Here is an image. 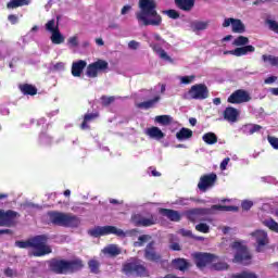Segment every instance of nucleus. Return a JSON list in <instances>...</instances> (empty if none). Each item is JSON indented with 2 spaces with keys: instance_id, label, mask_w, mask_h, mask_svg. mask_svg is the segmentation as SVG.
Wrapping results in <instances>:
<instances>
[{
  "instance_id": "29",
  "label": "nucleus",
  "mask_w": 278,
  "mask_h": 278,
  "mask_svg": "<svg viewBox=\"0 0 278 278\" xmlns=\"http://www.w3.org/2000/svg\"><path fill=\"white\" fill-rule=\"evenodd\" d=\"M160 96H155L152 100L140 102L137 104V108H140L141 110H151L152 108H155L157 103H160Z\"/></svg>"
},
{
  "instance_id": "43",
  "label": "nucleus",
  "mask_w": 278,
  "mask_h": 278,
  "mask_svg": "<svg viewBox=\"0 0 278 278\" xmlns=\"http://www.w3.org/2000/svg\"><path fill=\"white\" fill-rule=\"evenodd\" d=\"M178 79L181 85L188 86V85L192 84L194 81V79H197V76H194V75L179 76Z\"/></svg>"
},
{
  "instance_id": "26",
  "label": "nucleus",
  "mask_w": 278,
  "mask_h": 278,
  "mask_svg": "<svg viewBox=\"0 0 278 278\" xmlns=\"http://www.w3.org/2000/svg\"><path fill=\"white\" fill-rule=\"evenodd\" d=\"M160 214H162V216H166V218L173 220L174 223H179V220H181V215L177 211L161 208Z\"/></svg>"
},
{
  "instance_id": "37",
  "label": "nucleus",
  "mask_w": 278,
  "mask_h": 278,
  "mask_svg": "<svg viewBox=\"0 0 278 278\" xmlns=\"http://www.w3.org/2000/svg\"><path fill=\"white\" fill-rule=\"evenodd\" d=\"M99 115L97 113H90L86 114L84 117V122L81 124V129H89L88 123H91V121H94Z\"/></svg>"
},
{
  "instance_id": "58",
  "label": "nucleus",
  "mask_w": 278,
  "mask_h": 278,
  "mask_svg": "<svg viewBox=\"0 0 278 278\" xmlns=\"http://www.w3.org/2000/svg\"><path fill=\"white\" fill-rule=\"evenodd\" d=\"M229 162H231V159L229 157L224 159L219 165L220 170H227V166L229 165Z\"/></svg>"
},
{
  "instance_id": "11",
  "label": "nucleus",
  "mask_w": 278,
  "mask_h": 278,
  "mask_svg": "<svg viewBox=\"0 0 278 278\" xmlns=\"http://www.w3.org/2000/svg\"><path fill=\"white\" fill-rule=\"evenodd\" d=\"M109 64L104 60H98L87 66L86 75L87 77H98L99 73H102V71H106Z\"/></svg>"
},
{
  "instance_id": "25",
  "label": "nucleus",
  "mask_w": 278,
  "mask_h": 278,
  "mask_svg": "<svg viewBox=\"0 0 278 278\" xmlns=\"http://www.w3.org/2000/svg\"><path fill=\"white\" fill-rule=\"evenodd\" d=\"M88 66V63L84 60L76 61L72 64V75L73 77H81V73H84V68Z\"/></svg>"
},
{
  "instance_id": "35",
  "label": "nucleus",
  "mask_w": 278,
  "mask_h": 278,
  "mask_svg": "<svg viewBox=\"0 0 278 278\" xmlns=\"http://www.w3.org/2000/svg\"><path fill=\"white\" fill-rule=\"evenodd\" d=\"M202 140L205 144H216L218 137L214 132H206L202 136Z\"/></svg>"
},
{
  "instance_id": "38",
  "label": "nucleus",
  "mask_w": 278,
  "mask_h": 278,
  "mask_svg": "<svg viewBox=\"0 0 278 278\" xmlns=\"http://www.w3.org/2000/svg\"><path fill=\"white\" fill-rule=\"evenodd\" d=\"M88 266H89L90 273H93V275H99V268L101 266V263H99V261L90 260L88 262Z\"/></svg>"
},
{
  "instance_id": "45",
  "label": "nucleus",
  "mask_w": 278,
  "mask_h": 278,
  "mask_svg": "<svg viewBox=\"0 0 278 278\" xmlns=\"http://www.w3.org/2000/svg\"><path fill=\"white\" fill-rule=\"evenodd\" d=\"M231 278H257V274L251 271H241L240 274H235Z\"/></svg>"
},
{
  "instance_id": "59",
  "label": "nucleus",
  "mask_w": 278,
  "mask_h": 278,
  "mask_svg": "<svg viewBox=\"0 0 278 278\" xmlns=\"http://www.w3.org/2000/svg\"><path fill=\"white\" fill-rule=\"evenodd\" d=\"M275 81H277V76H269L264 80V84L270 85L275 84Z\"/></svg>"
},
{
  "instance_id": "60",
  "label": "nucleus",
  "mask_w": 278,
  "mask_h": 278,
  "mask_svg": "<svg viewBox=\"0 0 278 278\" xmlns=\"http://www.w3.org/2000/svg\"><path fill=\"white\" fill-rule=\"evenodd\" d=\"M5 277H14V269L8 267L4 269Z\"/></svg>"
},
{
  "instance_id": "21",
  "label": "nucleus",
  "mask_w": 278,
  "mask_h": 278,
  "mask_svg": "<svg viewBox=\"0 0 278 278\" xmlns=\"http://www.w3.org/2000/svg\"><path fill=\"white\" fill-rule=\"evenodd\" d=\"M240 116V111L236 108L228 106L224 111V121L228 123H238V117Z\"/></svg>"
},
{
  "instance_id": "20",
  "label": "nucleus",
  "mask_w": 278,
  "mask_h": 278,
  "mask_svg": "<svg viewBox=\"0 0 278 278\" xmlns=\"http://www.w3.org/2000/svg\"><path fill=\"white\" fill-rule=\"evenodd\" d=\"M47 242H49V236L37 235L28 238L27 241H16L15 244H47Z\"/></svg>"
},
{
  "instance_id": "55",
  "label": "nucleus",
  "mask_w": 278,
  "mask_h": 278,
  "mask_svg": "<svg viewBox=\"0 0 278 278\" xmlns=\"http://www.w3.org/2000/svg\"><path fill=\"white\" fill-rule=\"evenodd\" d=\"M128 49H130L131 51H136V50L140 49V42H138L136 40L129 41Z\"/></svg>"
},
{
  "instance_id": "50",
  "label": "nucleus",
  "mask_w": 278,
  "mask_h": 278,
  "mask_svg": "<svg viewBox=\"0 0 278 278\" xmlns=\"http://www.w3.org/2000/svg\"><path fill=\"white\" fill-rule=\"evenodd\" d=\"M180 236H184L185 238H194L195 240H203V237H194L192 236V231L186 230V229H180L179 230Z\"/></svg>"
},
{
  "instance_id": "27",
  "label": "nucleus",
  "mask_w": 278,
  "mask_h": 278,
  "mask_svg": "<svg viewBox=\"0 0 278 278\" xmlns=\"http://www.w3.org/2000/svg\"><path fill=\"white\" fill-rule=\"evenodd\" d=\"M84 268V262L79 258L67 261V274L68 273H77Z\"/></svg>"
},
{
  "instance_id": "1",
  "label": "nucleus",
  "mask_w": 278,
  "mask_h": 278,
  "mask_svg": "<svg viewBox=\"0 0 278 278\" xmlns=\"http://www.w3.org/2000/svg\"><path fill=\"white\" fill-rule=\"evenodd\" d=\"M155 8H157L155 0H139L140 11L136 13L137 21L146 26L160 27L162 16L157 14Z\"/></svg>"
},
{
  "instance_id": "19",
  "label": "nucleus",
  "mask_w": 278,
  "mask_h": 278,
  "mask_svg": "<svg viewBox=\"0 0 278 278\" xmlns=\"http://www.w3.org/2000/svg\"><path fill=\"white\" fill-rule=\"evenodd\" d=\"M254 52H255V47L243 46L235 50L225 51L224 55H236L237 58H242V55H247L248 53H254Z\"/></svg>"
},
{
  "instance_id": "6",
  "label": "nucleus",
  "mask_w": 278,
  "mask_h": 278,
  "mask_svg": "<svg viewBox=\"0 0 278 278\" xmlns=\"http://www.w3.org/2000/svg\"><path fill=\"white\" fill-rule=\"evenodd\" d=\"M48 218L53 225H60L61 227H78L79 218L75 215L60 213V212H49Z\"/></svg>"
},
{
  "instance_id": "12",
  "label": "nucleus",
  "mask_w": 278,
  "mask_h": 278,
  "mask_svg": "<svg viewBox=\"0 0 278 278\" xmlns=\"http://www.w3.org/2000/svg\"><path fill=\"white\" fill-rule=\"evenodd\" d=\"M20 249H33L31 255L35 257H42V255H49L51 248L47 244H18Z\"/></svg>"
},
{
  "instance_id": "40",
  "label": "nucleus",
  "mask_w": 278,
  "mask_h": 278,
  "mask_svg": "<svg viewBox=\"0 0 278 278\" xmlns=\"http://www.w3.org/2000/svg\"><path fill=\"white\" fill-rule=\"evenodd\" d=\"M67 47H70V49H77V47H79V36L74 35L70 37L67 39Z\"/></svg>"
},
{
  "instance_id": "34",
  "label": "nucleus",
  "mask_w": 278,
  "mask_h": 278,
  "mask_svg": "<svg viewBox=\"0 0 278 278\" xmlns=\"http://www.w3.org/2000/svg\"><path fill=\"white\" fill-rule=\"evenodd\" d=\"M23 5H29V0H11L7 8L9 10H14L16 8H23Z\"/></svg>"
},
{
  "instance_id": "56",
  "label": "nucleus",
  "mask_w": 278,
  "mask_h": 278,
  "mask_svg": "<svg viewBox=\"0 0 278 278\" xmlns=\"http://www.w3.org/2000/svg\"><path fill=\"white\" fill-rule=\"evenodd\" d=\"M241 207H242V210L249 211L250 208L253 207V201H251V200H244V201L241 203Z\"/></svg>"
},
{
  "instance_id": "44",
  "label": "nucleus",
  "mask_w": 278,
  "mask_h": 278,
  "mask_svg": "<svg viewBox=\"0 0 278 278\" xmlns=\"http://www.w3.org/2000/svg\"><path fill=\"white\" fill-rule=\"evenodd\" d=\"M232 45L235 47H244L245 45H249V38L239 36L233 40Z\"/></svg>"
},
{
  "instance_id": "57",
  "label": "nucleus",
  "mask_w": 278,
  "mask_h": 278,
  "mask_svg": "<svg viewBox=\"0 0 278 278\" xmlns=\"http://www.w3.org/2000/svg\"><path fill=\"white\" fill-rule=\"evenodd\" d=\"M165 14H167L169 18H179V13L175 10L165 11Z\"/></svg>"
},
{
  "instance_id": "5",
  "label": "nucleus",
  "mask_w": 278,
  "mask_h": 278,
  "mask_svg": "<svg viewBox=\"0 0 278 278\" xmlns=\"http://www.w3.org/2000/svg\"><path fill=\"white\" fill-rule=\"evenodd\" d=\"M136 230L124 231L123 229L115 226H97L89 230V236L93 238H101V236H117V238H127L131 236Z\"/></svg>"
},
{
  "instance_id": "24",
  "label": "nucleus",
  "mask_w": 278,
  "mask_h": 278,
  "mask_svg": "<svg viewBox=\"0 0 278 278\" xmlns=\"http://www.w3.org/2000/svg\"><path fill=\"white\" fill-rule=\"evenodd\" d=\"M144 257L149 262H162V255L157 254L151 244L147 245L144 250Z\"/></svg>"
},
{
  "instance_id": "42",
  "label": "nucleus",
  "mask_w": 278,
  "mask_h": 278,
  "mask_svg": "<svg viewBox=\"0 0 278 278\" xmlns=\"http://www.w3.org/2000/svg\"><path fill=\"white\" fill-rule=\"evenodd\" d=\"M103 251L104 253H108V255H111V257H116V255H121V249L116 247H106Z\"/></svg>"
},
{
  "instance_id": "4",
  "label": "nucleus",
  "mask_w": 278,
  "mask_h": 278,
  "mask_svg": "<svg viewBox=\"0 0 278 278\" xmlns=\"http://www.w3.org/2000/svg\"><path fill=\"white\" fill-rule=\"evenodd\" d=\"M122 273L124 275H136V277H149V269L144 262L138 257H131L123 264Z\"/></svg>"
},
{
  "instance_id": "41",
  "label": "nucleus",
  "mask_w": 278,
  "mask_h": 278,
  "mask_svg": "<svg viewBox=\"0 0 278 278\" xmlns=\"http://www.w3.org/2000/svg\"><path fill=\"white\" fill-rule=\"evenodd\" d=\"M21 90L24 94H30L31 97H34V94L38 92V90H36V87L31 85H24L21 87Z\"/></svg>"
},
{
  "instance_id": "16",
  "label": "nucleus",
  "mask_w": 278,
  "mask_h": 278,
  "mask_svg": "<svg viewBox=\"0 0 278 278\" xmlns=\"http://www.w3.org/2000/svg\"><path fill=\"white\" fill-rule=\"evenodd\" d=\"M16 223V212L0 210V227H12Z\"/></svg>"
},
{
  "instance_id": "49",
  "label": "nucleus",
  "mask_w": 278,
  "mask_h": 278,
  "mask_svg": "<svg viewBox=\"0 0 278 278\" xmlns=\"http://www.w3.org/2000/svg\"><path fill=\"white\" fill-rule=\"evenodd\" d=\"M52 140L53 139L51 138V136H49V134L47 132H42L39 136V141L41 142V144H51Z\"/></svg>"
},
{
  "instance_id": "53",
  "label": "nucleus",
  "mask_w": 278,
  "mask_h": 278,
  "mask_svg": "<svg viewBox=\"0 0 278 278\" xmlns=\"http://www.w3.org/2000/svg\"><path fill=\"white\" fill-rule=\"evenodd\" d=\"M66 68V64L64 62H59L52 65V71L62 72Z\"/></svg>"
},
{
  "instance_id": "54",
  "label": "nucleus",
  "mask_w": 278,
  "mask_h": 278,
  "mask_svg": "<svg viewBox=\"0 0 278 278\" xmlns=\"http://www.w3.org/2000/svg\"><path fill=\"white\" fill-rule=\"evenodd\" d=\"M115 99L116 98H114V97H105V96H103L101 98L102 105H110L111 103H114Z\"/></svg>"
},
{
  "instance_id": "51",
  "label": "nucleus",
  "mask_w": 278,
  "mask_h": 278,
  "mask_svg": "<svg viewBox=\"0 0 278 278\" xmlns=\"http://www.w3.org/2000/svg\"><path fill=\"white\" fill-rule=\"evenodd\" d=\"M195 229L201 233H207L210 231V226L207 224L201 223L195 226Z\"/></svg>"
},
{
  "instance_id": "47",
  "label": "nucleus",
  "mask_w": 278,
  "mask_h": 278,
  "mask_svg": "<svg viewBox=\"0 0 278 278\" xmlns=\"http://www.w3.org/2000/svg\"><path fill=\"white\" fill-rule=\"evenodd\" d=\"M139 242L141 244H154V240H153V237L150 236V235H141L139 238H138Z\"/></svg>"
},
{
  "instance_id": "28",
  "label": "nucleus",
  "mask_w": 278,
  "mask_h": 278,
  "mask_svg": "<svg viewBox=\"0 0 278 278\" xmlns=\"http://www.w3.org/2000/svg\"><path fill=\"white\" fill-rule=\"evenodd\" d=\"M262 129V126L257 124H245L241 127L242 134L245 136H253V134H257Z\"/></svg>"
},
{
  "instance_id": "14",
  "label": "nucleus",
  "mask_w": 278,
  "mask_h": 278,
  "mask_svg": "<svg viewBox=\"0 0 278 278\" xmlns=\"http://www.w3.org/2000/svg\"><path fill=\"white\" fill-rule=\"evenodd\" d=\"M216 174H206L204 176H201L198 184L199 190H201V192H207V190H210V188H213L214 184H216Z\"/></svg>"
},
{
  "instance_id": "32",
  "label": "nucleus",
  "mask_w": 278,
  "mask_h": 278,
  "mask_svg": "<svg viewBox=\"0 0 278 278\" xmlns=\"http://www.w3.org/2000/svg\"><path fill=\"white\" fill-rule=\"evenodd\" d=\"M50 40L52 45H64L66 38L64 37V35L61 34L60 30H54L53 33H51Z\"/></svg>"
},
{
  "instance_id": "18",
  "label": "nucleus",
  "mask_w": 278,
  "mask_h": 278,
  "mask_svg": "<svg viewBox=\"0 0 278 278\" xmlns=\"http://www.w3.org/2000/svg\"><path fill=\"white\" fill-rule=\"evenodd\" d=\"M250 242H256L258 244H268V233L264 230H256L249 235Z\"/></svg>"
},
{
  "instance_id": "33",
  "label": "nucleus",
  "mask_w": 278,
  "mask_h": 278,
  "mask_svg": "<svg viewBox=\"0 0 278 278\" xmlns=\"http://www.w3.org/2000/svg\"><path fill=\"white\" fill-rule=\"evenodd\" d=\"M207 27H210V21H193L191 23V29L193 31H203Z\"/></svg>"
},
{
  "instance_id": "63",
  "label": "nucleus",
  "mask_w": 278,
  "mask_h": 278,
  "mask_svg": "<svg viewBox=\"0 0 278 278\" xmlns=\"http://www.w3.org/2000/svg\"><path fill=\"white\" fill-rule=\"evenodd\" d=\"M129 10H131V5H125L123 7L121 14L125 15Z\"/></svg>"
},
{
  "instance_id": "30",
  "label": "nucleus",
  "mask_w": 278,
  "mask_h": 278,
  "mask_svg": "<svg viewBox=\"0 0 278 278\" xmlns=\"http://www.w3.org/2000/svg\"><path fill=\"white\" fill-rule=\"evenodd\" d=\"M175 3L184 12H190L194 8V0H175Z\"/></svg>"
},
{
  "instance_id": "3",
  "label": "nucleus",
  "mask_w": 278,
  "mask_h": 278,
  "mask_svg": "<svg viewBox=\"0 0 278 278\" xmlns=\"http://www.w3.org/2000/svg\"><path fill=\"white\" fill-rule=\"evenodd\" d=\"M238 207L227 205H213L210 208H194L187 213V217L192 223H199V220H205V216L210 214H216V212H237Z\"/></svg>"
},
{
  "instance_id": "2",
  "label": "nucleus",
  "mask_w": 278,
  "mask_h": 278,
  "mask_svg": "<svg viewBox=\"0 0 278 278\" xmlns=\"http://www.w3.org/2000/svg\"><path fill=\"white\" fill-rule=\"evenodd\" d=\"M195 266L203 270L205 266L211 265V270H227L229 265L225 262H218V256L212 253L198 252L193 254ZM217 262V263H216Z\"/></svg>"
},
{
  "instance_id": "52",
  "label": "nucleus",
  "mask_w": 278,
  "mask_h": 278,
  "mask_svg": "<svg viewBox=\"0 0 278 278\" xmlns=\"http://www.w3.org/2000/svg\"><path fill=\"white\" fill-rule=\"evenodd\" d=\"M267 140H268L270 147H273V149L278 151V138L277 137H273V136H268Z\"/></svg>"
},
{
  "instance_id": "13",
  "label": "nucleus",
  "mask_w": 278,
  "mask_h": 278,
  "mask_svg": "<svg viewBox=\"0 0 278 278\" xmlns=\"http://www.w3.org/2000/svg\"><path fill=\"white\" fill-rule=\"evenodd\" d=\"M251 93L247 90L239 89L228 97V103H249Z\"/></svg>"
},
{
  "instance_id": "10",
  "label": "nucleus",
  "mask_w": 278,
  "mask_h": 278,
  "mask_svg": "<svg viewBox=\"0 0 278 278\" xmlns=\"http://www.w3.org/2000/svg\"><path fill=\"white\" fill-rule=\"evenodd\" d=\"M131 223H134L136 227H152V225H157V215L135 214L131 216Z\"/></svg>"
},
{
  "instance_id": "39",
  "label": "nucleus",
  "mask_w": 278,
  "mask_h": 278,
  "mask_svg": "<svg viewBox=\"0 0 278 278\" xmlns=\"http://www.w3.org/2000/svg\"><path fill=\"white\" fill-rule=\"evenodd\" d=\"M172 121L173 117H170L169 115H157L155 117V122L160 125H170Z\"/></svg>"
},
{
  "instance_id": "8",
  "label": "nucleus",
  "mask_w": 278,
  "mask_h": 278,
  "mask_svg": "<svg viewBox=\"0 0 278 278\" xmlns=\"http://www.w3.org/2000/svg\"><path fill=\"white\" fill-rule=\"evenodd\" d=\"M147 41L149 43V47L161 58V60H164L165 62H173V59L160 47V45H156L155 42H164V39L159 34H153L150 37H147Z\"/></svg>"
},
{
  "instance_id": "23",
  "label": "nucleus",
  "mask_w": 278,
  "mask_h": 278,
  "mask_svg": "<svg viewBox=\"0 0 278 278\" xmlns=\"http://www.w3.org/2000/svg\"><path fill=\"white\" fill-rule=\"evenodd\" d=\"M146 136H149L151 138V140H162L164 139V137L166 136L162 129H160L156 126H152L150 128H147L144 131Z\"/></svg>"
},
{
  "instance_id": "17",
  "label": "nucleus",
  "mask_w": 278,
  "mask_h": 278,
  "mask_svg": "<svg viewBox=\"0 0 278 278\" xmlns=\"http://www.w3.org/2000/svg\"><path fill=\"white\" fill-rule=\"evenodd\" d=\"M232 27L235 34H244V24L240 20L228 17L224 20L223 27Z\"/></svg>"
},
{
  "instance_id": "36",
  "label": "nucleus",
  "mask_w": 278,
  "mask_h": 278,
  "mask_svg": "<svg viewBox=\"0 0 278 278\" xmlns=\"http://www.w3.org/2000/svg\"><path fill=\"white\" fill-rule=\"evenodd\" d=\"M59 30H60V25L58 24V22H55V20H50L47 22L46 31L53 34L54 31H59Z\"/></svg>"
},
{
  "instance_id": "46",
  "label": "nucleus",
  "mask_w": 278,
  "mask_h": 278,
  "mask_svg": "<svg viewBox=\"0 0 278 278\" xmlns=\"http://www.w3.org/2000/svg\"><path fill=\"white\" fill-rule=\"evenodd\" d=\"M265 227H268V229H270L271 231H275L276 233H278V223L275 222L274 219H266L264 222Z\"/></svg>"
},
{
  "instance_id": "7",
  "label": "nucleus",
  "mask_w": 278,
  "mask_h": 278,
  "mask_svg": "<svg viewBox=\"0 0 278 278\" xmlns=\"http://www.w3.org/2000/svg\"><path fill=\"white\" fill-rule=\"evenodd\" d=\"M231 249L232 251H236L235 258L232 260L235 264H242L243 266H249V264H251L253 256L251 255V252H249L247 245L232 244Z\"/></svg>"
},
{
  "instance_id": "48",
  "label": "nucleus",
  "mask_w": 278,
  "mask_h": 278,
  "mask_svg": "<svg viewBox=\"0 0 278 278\" xmlns=\"http://www.w3.org/2000/svg\"><path fill=\"white\" fill-rule=\"evenodd\" d=\"M262 59L264 62H268L271 66H278V56L264 54Z\"/></svg>"
},
{
  "instance_id": "9",
  "label": "nucleus",
  "mask_w": 278,
  "mask_h": 278,
  "mask_svg": "<svg viewBox=\"0 0 278 278\" xmlns=\"http://www.w3.org/2000/svg\"><path fill=\"white\" fill-rule=\"evenodd\" d=\"M210 97V90L207 86L203 84H197L191 86L188 93L186 94V99H194L195 101H203Z\"/></svg>"
},
{
  "instance_id": "61",
  "label": "nucleus",
  "mask_w": 278,
  "mask_h": 278,
  "mask_svg": "<svg viewBox=\"0 0 278 278\" xmlns=\"http://www.w3.org/2000/svg\"><path fill=\"white\" fill-rule=\"evenodd\" d=\"M9 21L12 23V25H15V23H18V17L16 15H9Z\"/></svg>"
},
{
  "instance_id": "22",
  "label": "nucleus",
  "mask_w": 278,
  "mask_h": 278,
  "mask_svg": "<svg viewBox=\"0 0 278 278\" xmlns=\"http://www.w3.org/2000/svg\"><path fill=\"white\" fill-rule=\"evenodd\" d=\"M172 266L176 270H180V273H186V270L190 269L192 264H190V262H188L186 258H175L172 261Z\"/></svg>"
},
{
  "instance_id": "15",
  "label": "nucleus",
  "mask_w": 278,
  "mask_h": 278,
  "mask_svg": "<svg viewBox=\"0 0 278 278\" xmlns=\"http://www.w3.org/2000/svg\"><path fill=\"white\" fill-rule=\"evenodd\" d=\"M49 268L55 275H67V261L52 258L49 263Z\"/></svg>"
},
{
  "instance_id": "31",
  "label": "nucleus",
  "mask_w": 278,
  "mask_h": 278,
  "mask_svg": "<svg viewBox=\"0 0 278 278\" xmlns=\"http://www.w3.org/2000/svg\"><path fill=\"white\" fill-rule=\"evenodd\" d=\"M177 140L179 142H184L185 140H190L192 138V130L190 128H181L177 134H176Z\"/></svg>"
},
{
  "instance_id": "62",
  "label": "nucleus",
  "mask_w": 278,
  "mask_h": 278,
  "mask_svg": "<svg viewBox=\"0 0 278 278\" xmlns=\"http://www.w3.org/2000/svg\"><path fill=\"white\" fill-rule=\"evenodd\" d=\"M190 201H192V199H188V198L180 199L179 204L180 205H190Z\"/></svg>"
},
{
  "instance_id": "64",
  "label": "nucleus",
  "mask_w": 278,
  "mask_h": 278,
  "mask_svg": "<svg viewBox=\"0 0 278 278\" xmlns=\"http://www.w3.org/2000/svg\"><path fill=\"white\" fill-rule=\"evenodd\" d=\"M269 92L274 94V97H278V87L277 88H270Z\"/></svg>"
}]
</instances>
